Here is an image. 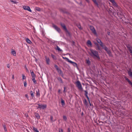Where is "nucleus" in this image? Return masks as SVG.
I'll list each match as a JSON object with an SVG mask.
<instances>
[{"label":"nucleus","mask_w":132,"mask_h":132,"mask_svg":"<svg viewBox=\"0 0 132 132\" xmlns=\"http://www.w3.org/2000/svg\"><path fill=\"white\" fill-rule=\"evenodd\" d=\"M90 52H89V53L90 56L94 58H96L98 59H100L98 52L92 49H90Z\"/></svg>","instance_id":"f257e3e1"},{"label":"nucleus","mask_w":132,"mask_h":132,"mask_svg":"<svg viewBox=\"0 0 132 132\" xmlns=\"http://www.w3.org/2000/svg\"><path fill=\"white\" fill-rule=\"evenodd\" d=\"M108 0L112 3L113 6L117 8V11H121V8L117 4L114 0Z\"/></svg>","instance_id":"f03ea898"},{"label":"nucleus","mask_w":132,"mask_h":132,"mask_svg":"<svg viewBox=\"0 0 132 132\" xmlns=\"http://www.w3.org/2000/svg\"><path fill=\"white\" fill-rule=\"evenodd\" d=\"M54 67L59 74L63 77V74L62 71L55 64L54 65Z\"/></svg>","instance_id":"7ed1b4c3"},{"label":"nucleus","mask_w":132,"mask_h":132,"mask_svg":"<svg viewBox=\"0 0 132 132\" xmlns=\"http://www.w3.org/2000/svg\"><path fill=\"white\" fill-rule=\"evenodd\" d=\"M76 86L78 89L80 90H82V87L81 85L80 82L79 81H77L76 82Z\"/></svg>","instance_id":"20e7f679"},{"label":"nucleus","mask_w":132,"mask_h":132,"mask_svg":"<svg viewBox=\"0 0 132 132\" xmlns=\"http://www.w3.org/2000/svg\"><path fill=\"white\" fill-rule=\"evenodd\" d=\"M103 49H104V50L107 52V53L109 54V56H111L112 55V54L111 51L108 49V47L104 45L103 47H102Z\"/></svg>","instance_id":"39448f33"},{"label":"nucleus","mask_w":132,"mask_h":132,"mask_svg":"<svg viewBox=\"0 0 132 132\" xmlns=\"http://www.w3.org/2000/svg\"><path fill=\"white\" fill-rule=\"evenodd\" d=\"M37 104L38 106V107H37V109H44L46 107V104L42 105L40 104Z\"/></svg>","instance_id":"423d86ee"},{"label":"nucleus","mask_w":132,"mask_h":132,"mask_svg":"<svg viewBox=\"0 0 132 132\" xmlns=\"http://www.w3.org/2000/svg\"><path fill=\"white\" fill-rule=\"evenodd\" d=\"M23 8L25 10H27L30 12H32L30 7L29 6L24 5L23 6Z\"/></svg>","instance_id":"0eeeda50"},{"label":"nucleus","mask_w":132,"mask_h":132,"mask_svg":"<svg viewBox=\"0 0 132 132\" xmlns=\"http://www.w3.org/2000/svg\"><path fill=\"white\" fill-rule=\"evenodd\" d=\"M53 27L59 32L60 33V32L61 30L60 29L58 28L57 26L53 24Z\"/></svg>","instance_id":"6e6552de"},{"label":"nucleus","mask_w":132,"mask_h":132,"mask_svg":"<svg viewBox=\"0 0 132 132\" xmlns=\"http://www.w3.org/2000/svg\"><path fill=\"white\" fill-rule=\"evenodd\" d=\"M90 30L92 31L93 33L95 34H96L95 30L93 26H90Z\"/></svg>","instance_id":"1a4fd4ad"},{"label":"nucleus","mask_w":132,"mask_h":132,"mask_svg":"<svg viewBox=\"0 0 132 132\" xmlns=\"http://www.w3.org/2000/svg\"><path fill=\"white\" fill-rule=\"evenodd\" d=\"M127 47L129 52L130 53H132V47L129 45H127Z\"/></svg>","instance_id":"9d476101"},{"label":"nucleus","mask_w":132,"mask_h":132,"mask_svg":"<svg viewBox=\"0 0 132 132\" xmlns=\"http://www.w3.org/2000/svg\"><path fill=\"white\" fill-rule=\"evenodd\" d=\"M69 62L71 63L75 67H77V65L76 63L70 60H68Z\"/></svg>","instance_id":"9b49d317"},{"label":"nucleus","mask_w":132,"mask_h":132,"mask_svg":"<svg viewBox=\"0 0 132 132\" xmlns=\"http://www.w3.org/2000/svg\"><path fill=\"white\" fill-rule=\"evenodd\" d=\"M87 44L88 47H92V44L90 40L87 41Z\"/></svg>","instance_id":"f8f14e48"},{"label":"nucleus","mask_w":132,"mask_h":132,"mask_svg":"<svg viewBox=\"0 0 132 132\" xmlns=\"http://www.w3.org/2000/svg\"><path fill=\"white\" fill-rule=\"evenodd\" d=\"M30 72L31 73L32 78L35 77H36V75L35 74L34 72L33 71L30 70Z\"/></svg>","instance_id":"ddd939ff"},{"label":"nucleus","mask_w":132,"mask_h":132,"mask_svg":"<svg viewBox=\"0 0 132 132\" xmlns=\"http://www.w3.org/2000/svg\"><path fill=\"white\" fill-rule=\"evenodd\" d=\"M35 115L37 119H40V116L39 114L38 113H35Z\"/></svg>","instance_id":"4468645a"},{"label":"nucleus","mask_w":132,"mask_h":132,"mask_svg":"<svg viewBox=\"0 0 132 132\" xmlns=\"http://www.w3.org/2000/svg\"><path fill=\"white\" fill-rule=\"evenodd\" d=\"M26 42L28 44H31L32 43V42L28 38H27L26 39Z\"/></svg>","instance_id":"2eb2a0df"},{"label":"nucleus","mask_w":132,"mask_h":132,"mask_svg":"<svg viewBox=\"0 0 132 132\" xmlns=\"http://www.w3.org/2000/svg\"><path fill=\"white\" fill-rule=\"evenodd\" d=\"M84 91L85 92V96L86 97V98H87L88 101H89V98L88 97V95H87L88 92H87V91L85 90Z\"/></svg>","instance_id":"dca6fc26"},{"label":"nucleus","mask_w":132,"mask_h":132,"mask_svg":"<svg viewBox=\"0 0 132 132\" xmlns=\"http://www.w3.org/2000/svg\"><path fill=\"white\" fill-rule=\"evenodd\" d=\"M45 59L46 60V61L47 63V64H49V62L50 61V60L49 58L48 57H47L46 56H45Z\"/></svg>","instance_id":"f3484780"},{"label":"nucleus","mask_w":132,"mask_h":132,"mask_svg":"<svg viewBox=\"0 0 132 132\" xmlns=\"http://www.w3.org/2000/svg\"><path fill=\"white\" fill-rule=\"evenodd\" d=\"M55 49L56 50H57L58 52H61L62 51V50L60 49V48L58 46H57L56 48H55Z\"/></svg>","instance_id":"a211bd4d"},{"label":"nucleus","mask_w":132,"mask_h":132,"mask_svg":"<svg viewBox=\"0 0 132 132\" xmlns=\"http://www.w3.org/2000/svg\"><path fill=\"white\" fill-rule=\"evenodd\" d=\"M95 45L97 46V49L98 50H100V47L98 44L96 43H94Z\"/></svg>","instance_id":"6ab92c4d"},{"label":"nucleus","mask_w":132,"mask_h":132,"mask_svg":"<svg viewBox=\"0 0 132 132\" xmlns=\"http://www.w3.org/2000/svg\"><path fill=\"white\" fill-rule=\"evenodd\" d=\"M36 96L37 97H39L40 96V93L39 90L38 89L37 91H36Z\"/></svg>","instance_id":"aec40b11"},{"label":"nucleus","mask_w":132,"mask_h":132,"mask_svg":"<svg viewBox=\"0 0 132 132\" xmlns=\"http://www.w3.org/2000/svg\"><path fill=\"white\" fill-rule=\"evenodd\" d=\"M84 104L86 106L88 105V103H87V101L86 99H85L83 101Z\"/></svg>","instance_id":"412c9836"},{"label":"nucleus","mask_w":132,"mask_h":132,"mask_svg":"<svg viewBox=\"0 0 132 132\" xmlns=\"http://www.w3.org/2000/svg\"><path fill=\"white\" fill-rule=\"evenodd\" d=\"M98 43L102 47H103V46H104V45L103 44V43L101 42V40Z\"/></svg>","instance_id":"4be33fe9"},{"label":"nucleus","mask_w":132,"mask_h":132,"mask_svg":"<svg viewBox=\"0 0 132 132\" xmlns=\"http://www.w3.org/2000/svg\"><path fill=\"white\" fill-rule=\"evenodd\" d=\"M57 79L58 80L60 81L61 83H63V82L62 81V79L61 78V77H58L57 78Z\"/></svg>","instance_id":"5701e85b"},{"label":"nucleus","mask_w":132,"mask_h":132,"mask_svg":"<svg viewBox=\"0 0 132 132\" xmlns=\"http://www.w3.org/2000/svg\"><path fill=\"white\" fill-rule=\"evenodd\" d=\"M33 128L34 132H39L36 128L34 127H33Z\"/></svg>","instance_id":"b1692460"},{"label":"nucleus","mask_w":132,"mask_h":132,"mask_svg":"<svg viewBox=\"0 0 132 132\" xmlns=\"http://www.w3.org/2000/svg\"><path fill=\"white\" fill-rule=\"evenodd\" d=\"M35 77L32 78V79L35 84H36V81L35 79Z\"/></svg>","instance_id":"393cba45"},{"label":"nucleus","mask_w":132,"mask_h":132,"mask_svg":"<svg viewBox=\"0 0 132 132\" xmlns=\"http://www.w3.org/2000/svg\"><path fill=\"white\" fill-rule=\"evenodd\" d=\"M128 72L129 75L130 77H132V72L130 71H129Z\"/></svg>","instance_id":"a878e982"},{"label":"nucleus","mask_w":132,"mask_h":132,"mask_svg":"<svg viewBox=\"0 0 132 132\" xmlns=\"http://www.w3.org/2000/svg\"><path fill=\"white\" fill-rule=\"evenodd\" d=\"M11 53L14 56H15L16 55V52L14 51H12Z\"/></svg>","instance_id":"bb28decb"},{"label":"nucleus","mask_w":132,"mask_h":132,"mask_svg":"<svg viewBox=\"0 0 132 132\" xmlns=\"http://www.w3.org/2000/svg\"><path fill=\"white\" fill-rule=\"evenodd\" d=\"M61 103L62 105H64L65 104L64 100L63 99L61 100Z\"/></svg>","instance_id":"cd10ccee"},{"label":"nucleus","mask_w":132,"mask_h":132,"mask_svg":"<svg viewBox=\"0 0 132 132\" xmlns=\"http://www.w3.org/2000/svg\"><path fill=\"white\" fill-rule=\"evenodd\" d=\"M30 94L31 97H34V95L32 91H31L30 92Z\"/></svg>","instance_id":"c85d7f7f"},{"label":"nucleus","mask_w":132,"mask_h":132,"mask_svg":"<svg viewBox=\"0 0 132 132\" xmlns=\"http://www.w3.org/2000/svg\"><path fill=\"white\" fill-rule=\"evenodd\" d=\"M3 126L4 128V129L5 131V132H7V130L6 128V126L5 125H3Z\"/></svg>","instance_id":"c756f323"},{"label":"nucleus","mask_w":132,"mask_h":132,"mask_svg":"<svg viewBox=\"0 0 132 132\" xmlns=\"http://www.w3.org/2000/svg\"><path fill=\"white\" fill-rule=\"evenodd\" d=\"M63 120L65 121H66L67 120V118L66 117V116H63Z\"/></svg>","instance_id":"7c9ffc66"},{"label":"nucleus","mask_w":132,"mask_h":132,"mask_svg":"<svg viewBox=\"0 0 132 132\" xmlns=\"http://www.w3.org/2000/svg\"><path fill=\"white\" fill-rule=\"evenodd\" d=\"M62 28H63V29L66 31H67V29L65 27V25L64 26H63V27H62Z\"/></svg>","instance_id":"2f4dec72"},{"label":"nucleus","mask_w":132,"mask_h":132,"mask_svg":"<svg viewBox=\"0 0 132 132\" xmlns=\"http://www.w3.org/2000/svg\"><path fill=\"white\" fill-rule=\"evenodd\" d=\"M125 80L128 82V83L130 81L127 77H125Z\"/></svg>","instance_id":"473e14b6"},{"label":"nucleus","mask_w":132,"mask_h":132,"mask_svg":"<svg viewBox=\"0 0 132 132\" xmlns=\"http://www.w3.org/2000/svg\"><path fill=\"white\" fill-rule=\"evenodd\" d=\"M35 9L37 11H40V9L38 7H36Z\"/></svg>","instance_id":"72a5a7b5"},{"label":"nucleus","mask_w":132,"mask_h":132,"mask_svg":"<svg viewBox=\"0 0 132 132\" xmlns=\"http://www.w3.org/2000/svg\"><path fill=\"white\" fill-rule=\"evenodd\" d=\"M96 40L98 43H99L101 40L98 38H97L96 39Z\"/></svg>","instance_id":"f704fd0d"},{"label":"nucleus","mask_w":132,"mask_h":132,"mask_svg":"<svg viewBox=\"0 0 132 132\" xmlns=\"http://www.w3.org/2000/svg\"><path fill=\"white\" fill-rule=\"evenodd\" d=\"M22 80H23L25 79H26V78L25 76H24V75H22Z\"/></svg>","instance_id":"c9c22d12"},{"label":"nucleus","mask_w":132,"mask_h":132,"mask_svg":"<svg viewBox=\"0 0 132 132\" xmlns=\"http://www.w3.org/2000/svg\"><path fill=\"white\" fill-rule=\"evenodd\" d=\"M42 34L44 36L45 35L44 31L43 30H42Z\"/></svg>","instance_id":"e433bc0d"},{"label":"nucleus","mask_w":132,"mask_h":132,"mask_svg":"<svg viewBox=\"0 0 132 132\" xmlns=\"http://www.w3.org/2000/svg\"><path fill=\"white\" fill-rule=\"evenodd\" d=\"M93 2L94 3H95L96 4L98 5V3L97 2L96 0H93Z\"/></svg>","instance_id":"4c0bfd02"},{"label":"nucleus","mask_w":132,"mask_h":132,"mask_svg":"<svg viewBox=\"0 0 132 132\" xmlns=\"http://www.w3.org/2000/svg\"><path fill=\"white\" fill-rule=\"evenodd\" d=\"M62 57L64 59H67V61L68 62H69L68 60H69L68 58L66 57Z\"/></svg>","instance_id":"58836bf2"},{"label":"nucleus","mask_w":132,"mask_h":132,"mask_svg":"<svg viewBox=\"0 0 132 132\" xmlns=\"http://www.w3.org/2000/svg\"><path fill=\"white\" fill-rule=\"evenodd\" d=\"M11 1L12 2H13L14 4H16L17 3V2L11 0Z\"/></svg>","instance_id":"ea45409f"},{"label":"nucleus","mask_w":132,"mask_h":132,"mask_svg":"<svg viewBox=\"0 0 132 132\" xmlns=\"http://www.w3.org/2000/svg\"><path fill=\"white\" fill-rule=\"evenodd\" d=\"M24 85L25 87H26L27 85V83L26 82H24Z\"/></svg>","instance_id":"a19ab883"},{"label":"nucleus","mask_w":132,"mask_h":132,"mask_svg":"<svg viewBox=\"0 0 132 132\" xmlns=\"http://www.w3.org/2000/svg\"><path fill=\"white\" fill-rule=\"evenodd\" d=\"M61 26L62 27L65 25L64 24L62 23H61Z\"/></svg>","instance_id":"79ce46f5"},{"label":"nucleus","mask_w":132,"mask_h":132,"mask_svg":"<svg viewBox=\"0 0 132 132\" xmlns=\"http://www.w3.org/2000/svg\"><path fill=\"white\" fill-rule=\"evenodd\" d=\"M59 132H63V130L62 129H59Z\"/></svg>","instance_id":"37998d69"},{"label":"nucleus","mask_w":132,"mask_h":132,"mask_svg":"<svg viewBox=\"0 0 132 132\" xmlns=\"http://www.w3.org/2000/svg\"><path fill=\"white\" fill-rule=\"evenodd\" d=\"M129 84L132 87V82L130 81V82L129 83Z\"/></svg>","instance_id":"c03bdc74"},{"label":"nucleus","mask_w":132,"mask_h":132,"mask_svg":"<svg viewBox=\"0 0 132 132\" xmlns=\"http://www.w3.org/2000/svg\"><path fill=\"white\" fill-rule=\"evenodd\" d=\"M129 84L132 87V82L130 81V82L129 83Z\"/></svg>","instance_id":"a18cd8bd"},{"label":"nucleus","mask_w":132,"mask_h":132,"mask_svg":"<svg viewBox=\"0 0 132 132\" xmlns=\"http://www.w3.org/2000/svg\"><path fill=\"white\" fill-rule=\"evenodd\" d=\"M25 97H26V98H27L28 99V98H29V97H28V95H27V94H26V95H25Z\"/></svg>","instance_id":"49530a36"},{"label":"nucleus","mask_w":132,"mask_h":132,"mask_svg":"<svg viewBox=\"0 0 132 132\" xmlns=\"http://www.w3.org/2000/svg\"><path fill=\"white\" fill-rule=\"evenodd\" d=\"M89 102V105H90V106H92V104L90 102V100H89V101H88Z\"/></svg>","instance_id":"de8ad7c7"},{"label":"nucleus","mask_w":132,"mask_h":132,"mask_svg":"<svg viewBox=\"0 0 132 132\" xmlns=\"http://www.w3.org/2000/svg\"><path fill=\"white\" fill-rule=\"evenodd\" d=\"M64 90L63 91V92H65V87H64Z\"/></svg>","instance_id":"09e8293b"},{"label":"nucleus","mask_w":132,"mask_h":132,"mask_svg":"<svg viewBox=\"0 0 132 132\" xmlns=\"http://www.w3.org/2000/svg\"><path fill=\"white\" fill-rule=\"evenodd\" d=\"M51 56H52V57L54 59V57H55V56L53 55V54H52L51 55Z\"/></svg>","instance_id":"8fccbe9b"},{"label":"nucleus","mask_w":132,"mask_h":132,"mask_svg":"<svg viewBox=\"0 0 132 132\" xmlns=\"http://www.w3.org/2000/svg\"><path fill=\"white\" fill-rule=\"evenodd\" d=\"M7 67L8 68H10V65L9 64H7Z\"/></svg>","instance_id":"3c124183"},{"label":"nucleus","mask_w":132,"mask_h":132,"mask_svg":"<svg viewBox=\"0 0 132 132\" xmlns=\"http://www.w3.org/2000/svg\"><path fill=\"white\" fill-rule=\"evenodd\" d=\"M50 119L51 120H52L53 119V117L52 116H51L50 117Z\"/></svg>","instance_id":"603ef678"},{"label":"nucleus","mask_w":132,"mask_h":132,"mask_svg":"<svg viewBox=\"0 0 132 132\" xmlns=\"http://www.w3.org/2000/svg\"><path fill=\"white\" fill-rule=\"evenodd\" d=\"M12 79H14V76L13 75H12Z\"/></svg>","instance_id":"864d4df0"},{"label":"nucleus","mask_w":132,"mask_h":132,"mask_svg":"<svg viewBox=\"0 0 132 132\" xmlns=\"http://www.w3.org/2000/svg\"><path fill=\"white\" fill-rule=\"evenodd\" d=\"M78 28L79 29L81 28V26L80 25H79L78 26Z\"/></svg>","instance_id":"5fc2aeb1"},{"label":"nucleus","mask_w":132,"mask_h":132,"mask_svg":"<svg viewBox=\"0 0 132 132\" xmlns=\"http://www.w3.org/2000/svg\"><path fill=\"white\" fill-rule=\"evenodd\" d=\"M87 63L89 64L90 63V62L89 60H87Z\"/></svg>","instance_id":"6e6d98bb"},{"label":"nucleus","mask_w":132,"mask_h":132,"mask_svg":"<svg viewBox=\"0 0 132 132\" xmlns=\"http://www.w3.org/2000/svg\"><path fill=\"white\" fill-rule=\"evenodd\" d=\"M107 34L109 35L110 34V32L109 31H108L107 32Z\"/></svg>","instance_id":"4d7b16f0"},{"label":"nucleus","mask_w":132,"mask_h":132,"mask_svg":"<svg viewBox=\"0 0 132 132\" xmlns=\"http://www.w3.org/2000/svg\"><path fill=\"white\" fill-rule=\"evenodd\" d=\"M88 2H89V0H86Z\"/></svg>","instance_id":"13d9d810"},{"label":"nucleus","mask_w":132,"mask_h":132,"mask_svg":"<svg viewBox=\"0 0 132 132\" xmlns=\"http://www.w3.org/2000/svg\"><path fill=\"white\" fill-rule=\"evenodd\" d=\"M60 90H58V92H60Z\"/></svg>","instance_id":"bf43d9fd"},{"label":"nucleus","mask_w":132,"mask_h":132,"mask_svg":"<svg viewBox=\"0 0 132 132\" xmlns=\"http://www.w3.org/2000/svg\"><path fill=\"white\" fill-rule=\"evenodd\" d=\"M130 53L131 54V55L132 56V53Z\"/></svg>","instance_id":"052dcab7"},{"label":"nucleus","mask_w":132,"mask_h":132,"mask_svg":"<svg viewBox=\"0 0 132 132\" xmlns=\"http://www.w3.org/2000/svg\"><path fill=\"white\" fill-rule=\"evenodd\" d=\"M26 70H27V68L26 69Z\"/></svg>","instance_id":"680f3d73"}]
</instances>
